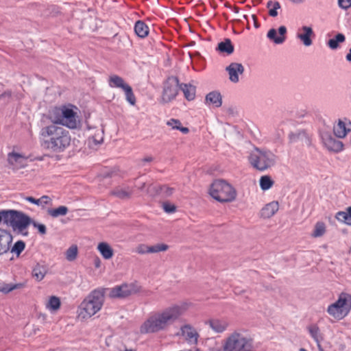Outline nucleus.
Wrapping results in <instances>:
<instances>
[{
  "label": "nucleus",
  "instance_id": "nucleus-1",
  "mask_svg": "<svg viewBox=\"0 0 351 351\" xmlns=\"http://www.w3.org/2000/svg\"><path fill=\"white\" fill-rule=\"evenodd\" d=\"M187 308L188 304L183 302L154 312L142 324L140 332L147 334L165 330L177 320Z\"/></svg>",
  "mask_w": 351,
  "mask_h": 351
},
{
  "label": "nucleus",
  "instance_id": "nucleus-2",
  "mask_svg": "<svg viewBox=\"0 0 351 351\" xmlns=\"http://www.w3.org/2000/svg\"><path fill=\"white\" fill-rule=\"evenodd\" d=\"M39 138L43 147L56 153L64 152L71 143V136L69 130L56 124L42 127Z\"/></svg>",
  "mask_w": 351,
  "mask_h": 351
},
{
  "label": "nucleus",
  "instance_id": "nucleus-3",
  "mask_svg": "<svg viewBox=\"0 0 351 351\" xmlns=\"http://www.w3.org/2000/svg\"><path fill=\"white\" fill-rule=\"evenodd\" d=\"M106 289L98 288L92 291L82 301L78 309V317L85 319L99 312L104 302Z\"/></svg>",
  "mask_w": 351,
  "mask_h": 351
},
{
  "label": "nucleus",
  "instance_id": "nucleus-4",
  "mask_svg": "<svg viewBox=\"0 0 351 351\" xmlns=\"http://www.w3.org/2000/svg\"><path fill=\"white\" fill-rule=\"evenodd\" d=\"M248 161L254 169L264 171L276 165L278 156L269 149L254 147L248 156Z\"/></svg>",
  "mask_w": 351,
  "mask_h": 351
},
{
  "label": "nucleus",
  "instance_id": "nucleus-5",
  "mask_svg": "<svg viewBox=\"0 0 351 351\" xmlns=\"http://www.w3.org/2000/svg\"><path fill=\"white\" fill-rule=\"evenodd\" d=\"M10 226L14 231L27 236V228L32 223L31 218L22 212L9 210L0 212V223Z\"/></svg>",
  "mask_w": 351,
  "mask_h": 351
},
{
  "label": "nucleus",
  "instance_id": "nucleus-6",
  "mask_svg": "<svg viewBox=\"0 0 351 351\" xmlns=\"http://www.w3.org/2000/svg\"><path fill=\"white\" fill-rule=\"evenodd\" d=\"M209 193L219 202H231L236 199L237 191L234 188L223 180H217L213 182Z\"/></svg>",
  "mask_w": 351,
  "mask_h": 351
},
{
  "label": "nucleus",
  "instance_id": "nucleus-7",
  "mask_svg": "<svg viewBox=\"0 0 351 351\" xmlns=\"http://www.w3.org/2000/svg\"><path fill=\"white\" fill-rule=\"evenodd\" d=\"M351 311V294L342 292L338 299L327 308V313L336 320H341Z\"/></svg>",
  "mask_w": 351,
  "mask_h": 351
},
{
  "label": "nucleus",
  "instance_id": "nucleus-8",
  "mask_svg": "<svg viewBox=\"0 0 351 351\" xmlns=\"http://www.w3.org/2000/svg\"><path fill=\"white\" fill-rule=\"evenodd\" d=\"M107 290L110 298H124L139 292L141 287L136 283H125L111 289H107Z\"/></svg>",
  "mask_w": 351,
  "mask_h": 351
},
{
  "label": "nucleus",
  "instance_id": "nucleus-9",
  "mask_svg": "<svg viewBox=\"0 0 351 351\" xmlns=\"http://www.w3.org/2000/svg\"><path fill=\"white\" fill-rule=\"evenodd\" d=\"M180 89V83L178 77H170L165 82L163 87L162 101L164 103H169L173 100Z\"/></svg>",
  "mask_w": 351,
  "mask_h": 351
},
{
  "label": "nucleus",
  "instance_id": "nucleus-10",
  "mask_svg": "<svg viewBox=\"0 0 351 351\" xmlns=\"http://www.w3.org/2000/svg\"><path fill=\"white\" fill-rule=\"evenodd\" d=\"M60 121L61 125L66 126L70 129H75L80 124V121L75 112L71 107L64 106V110L62 112Z\"/></svg>",
  "mask_w": 351,
  "mask_h": 351
},
{
  "label": "nucleus",
  "instance_id": "nucleus-11",
  "mask_svg": "<svg viewBox=\"0 0 351 351\" xmlns=\"http://www.w3.org/2000/svg\"><path fill=\"white\" fill-rule=\"evenodd\" d=\"M287 27L282 25L278 28V31L274 28L270 29L267 34V37L274 43L280 45L285 41Z\"/></svg>",
  "mask_w": 351,
  "mask_h": 351
},
{
  "label": "nucleus",
  "instance_id": "nucleus-12",
  "mask_svg": "<svg viewBox=\"0 0 351 351\" xmlns=\"http://www.w3.org/2000/svg\"><path fill=\"white\" fill-rule=\"evenodd\" d=\"M314 36V32L311 27L304 25L298 28L296 34L297 38L300 39L304 46L308 47L312 45L311 38Z\"/></svg>",
  "mask_w": 351,
  "mask_h": 351
},
{
  "label": "nucleus",
  "instance_id": "nucleus-13",
  "mask_svg": "<svg viewBox=\"0 0 351 351\" xmlns=\"http://www.w3.org/2000/svg\"><path fill=\"white\" fill-rule=\"evenodd\" d=\"M229 75V80L233 83L239 81V75L244 72V67L241 63L232 62L226 69Z\"/></svg>",
  "mask_w": 351,
  "mask_h": 351
},
{
  "label": "nucleus",
  "instance_id": "nucleus-14",
  "mask_svg": "<svg viewBox=\"0 0 351 351\" xmlns=\"http://www.w3.org/2000/svg\"><path fill=\"white\" fill-rule=\"evenodd\" d=\"M206 324L215 332V333H223L230 326L228 320L224 319L213 318L206 322Z\"/></svg>",
  "mask_w": 351,
  "mask_h": 351
},
{
  "label": "nucleus",
  "instance_id": "nucleus-15",
  "mask_svg": "<svg viewBox=\"0 0 351 351\" xmlns=\"http://www.w3.org/2000/svg\"><path fill=\"white\" fill-rule=\"evenodd\" d=\"M8 162L14 168L21 169L26 165L27 157L21 154L12 152L8 154Z\"/></svg>",
  "mask_w": 351,
  "mask_h": 351
},
{
  "label": "nucleus",
  "instance_id": "nucleus-16",
  "mask_svg": "<svg viewBox=\"0 0 351 351\" xmlns=\"http://www.w3.org/2000/svg\"><path fill=\"white\" fill-rule=\"evenodd\" d=\"M322 140L325 147L329 151L339 152L343 150V143L339 140H336L330 135L325 134L322 136Z\"/></svg>",
  "mask_w": 351,
  "mask_h": 351
},
{
  "label": "nucleus",
  "instance_id": "nucleus-17",
  "mask_svg": "<svg viewBox=\"0 0 351 351\" xmlns=\"http://www.w3.org/2000/svg\"><path fill=\"white\" fill-rule=\"evenodd\" d=\"M12 241V236L6 230L0 229V256L10 250Z\"/></svg>",
  "mask_w": 351,
  "mask_h": 351
},
{
  "label": "nucleus",
  "instance_id": "nucleus-18",
  "mask_svg": "<svg viewBox=\"0 0 351 351\" xmlns=\"http://www.w3.org/2000/svg\"><path fill=\"white\" fill-rule=\"evenodd\" d=\"M133 191V187L122 185L115 187L110 193L119 199H128L131 197Z\"/></svg>",
  "mask_w": 351,
  "mask_h": 351
},
{
  "label": "nucleus",
  "instance_id": "nucleus-19",
  "mask_svg": "<svg viewBox=\"0 0 351 351\" xmlns=\"http://www.w3.org/2000/svg\"><path fill=\"white\" fill-rule=\"evenodd\" d=\"M279 209L278 202L273 201L266 204L261 210L260 215L264 219L273 217Z\"/></svg>",
  "mask_w": 351,
  "mask_h": 351
},
{
  "label": "nucleus",
  "instance_id": "nucleus-20",
  "mask_svg": "<svg viewBox=\"0 0 351 351\" xmlns=\"http://www.w3.org/2000/svg\"><path fill=\"white\" fill-rule=\"evenodd\" d=\"M48 269L44 262L37 263L32 268V277L37 281H41L47 273Z\"/></svg>",
  "mask_w": 351,
  "mask_h": 351
},
{
  "label": "nucleus",
  "instance_id": "nucleus-21",
  "mask_svg": "<svg viewBox=\"0 0 351 351\" xmlns=\"http://www.w3.org/2000/svg\"><path fill=\"white\" fill-rule=\"evenodd\" d=\"M206 103L216 108L220 107L222 104V97L221 94L217 91L209 93L206 96Z\"/></svg>",
  "mask_w": 351,
  "mask_h": 351
},
{
  "label": "nucleus",
  "instance_id": "nucleus-22",
  "mask_svg": "<svg viewBox=\"0 0 351 351\" xmlns=\"http://www.w3.org/2000/svg\"><path fill=\"white\" fill-rule=\"evenodd\" d=\"M180 89L183 92L184 97L188 101H192L195 97L196 88L191 84H180Z\"/></svg>",
  "mask_w": 351,
  "mask_h": 351
},
{
  "label": "nucleus",
  "instance_id": "nucleus-23",
  "mask_svg": "<svg viewBox=\"0 0 351 351\" xmlns=\"http://www.w3.org/2000/svg\"><path fill=\"white\" fill-rule=\"evenodd\" d=\"M97 250L105 259H110L114 255V251L111 246L106 242H101L97 245Z\"/></svg>",
  "mask_w": 351,
  "mask_h": 351
},
{
  "label": "nucleus",
  "instance_id": "nucleus-24",
  "mask_svg": "<svg viewBox=\"0 0 351 351\" xmlns=\"http://www.w3.org/2000/svg\"><path fill=\"white\" fill-rule=\"evenodd\" d=\"M108 84L111 88H119L123 90L124 88H125V86H128V84L125 82L122 77L117 75H112L110 76L108 80Z\"/></svg>",
  "mask_w": 351,
  "mask_h": 351
},
{
  "label": "nucleus",
  "instance_id": "nucleus-25",
  "mask_svg": "<svg viewBox=\"0 0 351 351\" xmlns=\"http://www.w3.org/2000/svg\"><path fill=\"white\" fill-rule=\"evenodd\" d=\"M217 49L220 53H223L229 55L234 51V46L232 44L230 39L226 38L223 41H221L218 44Z\"/></svg>",
  "mask_w": 351,
  "mask_h": 351
},
{
  "label": "nucleus",
  "instance_id": "nucleus-26",
  "mask_svg": "<svg viewBox=\"0 0 351 351\" xmlns=\"http://www.w3.org/2000/svg\"><path fill=\"white\" fill-rule=\"evenodd\" d=\"M134 31L138 36L145 38L148 35L149 27L144 22L138 21L135 23Z\"/></svg>",
  "mask_w": 351,
  "mask_h": 351
},
{
  "label": "nucleus",
  "instance_id": "nucleus-27",
  "mask_svg": "<svg viewBox=\"0 0 351 351\" xmlns=\"http://www.w3.org/2000/svg\"><path fill=\"white\" fill-rule=\"evenodd\" d=\"M60 300L56 296H50L45 304L46 308L51 312H56L60 307Z\"/></svg>",
  "mask_w": 351,
  "mask_h": 351
},
{
  "label": "nucleus",
  "instance_id": "nucleus-28",
  "mask_svg": "<svg viewBox=\"0 0 351 351\" xmlns=\"http://www.w3.org/2000/svg\"><path fill=\"white\" fill-rule=\"evenodd\" d=\"M64 110V106L61 107H56L53 108L49 112V118L51 119L53 123L59 125L60 124V119L62 117V112Z\"/></svg>",
  "mask_w": 351,
  "mask_h": 351
},
{
  "label": "nucleus",
  "instance_id": "nucleus-29",
  "mask_svg": "<svg viewBox=\"0 0 351 351\" xmlns=\"http://www.w3.org/2000/svg\"><path fill=\"white\" fill-rule=\"evenodd\" d=\"M338 221L351 226V207H348L346 211H339L336 214Z\"/></svg>",
  "mask_w": 351,
  "mask_h": 351
},
{
  "label": "nucleus",
  "instance_id": "nucleus-30",
  "mask_svg": "<svg viewBox=\"0 0 351 351\" xmlns=\"http://www.w3.org/2000/svg\"><path fill=\"white\" fill-rule=\"evenodd\" d=\"M167 125L172 130H180L183 134H187L189 132L188 128L182 126V123L178 119H171L167 122Z\"/></svg>",
  "mask_w": 351,
  "mask_h": 351
},
{
  "label": "nucleus",
  "instance_id": "nucleus-31",
  "mask_svg": "<svg viewBox=\"0 0 351 351\" xmlns=\"http://www.w3.org/2000/svg\"><path fill=\"white\" fill-rule=\"evenodd\" d=\"M308 331L311 337L317 343L319 346V342L322 340L319 327L316 324H312L308 326Z\"/></svg>",
  "mask_w": 351,
  "mask_h": 351
},
{
  "label": "nucleus",
  "instance_id": "nucleus-32",
  "mask_svg": "<svg viewBox=\"0 0 351 351\" xmlns=\"http://www.w3.org/2000/svg\"><path fill=\"white\" fill-rule=\"evenodd\" d=\"M334 134L339 138H344L348 130L346 127V124L343 121L339 120L337 125L333 128Z\"/></svg>",
  "mask_w": 351,
  "mask_h": 351
},
{
  "label": "nucleus",
  "instance_id": "nucleus-33",
  "mask_svg": "<svg viewBox=\"0 0 351 351\" xmlns=\"http://www.w3.org/2000/svg\"><path fill=\"white\" fill-rule=\"evenodd\" d=\"M259 184L261 189L265 191L269 190L274 186V181L271 179L270 176L265 175L261 177Z\"/></svg>",
  "mask_w": 351,
  "mask_h": 351
},
{
  "label": "nucleus",
  "instance_id": "nucleus-34",
  "mask_svg": "<svg viewBox=\"0 0 351 351\" xmlns=\"http://www.w3.org/2000/svg\"><path fill=\"white\" fill-rule=\"evenodd\" d=\"M68 211V208L65 206H60L57 208H49L47 210L48 214L53 218L64 216L67 214Z\"/></svg>",
  "mask_w": 351,
  "mask_h": 351
},
{
  "label": "nucleus",
  "instance_id": "nucleus-35",
  "mask_svg": "<svg viewBox=\"0 0 351 351\" xmlns=\"http://www.w3.org/2000/svg\"><path fill=\"white\" fill-rule=\"evenodd\" d=\"M346 37L343 34H337L335 38L330 39L328 42V45L331 49H336L339 47V43H343Z\"/></svg>",
  "mask_w": 351,
  "mask_h": 351
},
{
  "label": "nucleus",
  "instance_id": "nucleus-36",
  "mask_svg": "<svg viewBox=\"0 0 351 351\" xmlns=\"http://www.w3.org/2000/svg\"><path fill=\"white\" fill-rule=\"evenodd\" d=\"M326 232V225L322 221H318L314 226L313 231L311 234L313 237L317 238L323 236Z\"/></svg>",
  "mask_w": 351,
  "mask_h": 351
},
{
  "label": "nucleus",
  "instance_id": "nucleus-37",
  "mask_svg": "<svg viewBox=\"0 0 351 351\" xmlns=\"http://www.w3.org/2000/svg\"><path fill=\"white\" fill-rule=\"evenodd\" d=\"M182 334L189 339H196L197 334L195 330L189 325H185L181 328Z\"/></svg>",
  "mask_w": 351,
  "mask_h": 351
},
{
  "label": "nucleus",
  "instance_id": "nucleus-38",
  "mask_svg": "<svg viewBox=\"0 0 351 351\" xmlns=\"http://www.w3.org/2000/svg\"><path fill=\"white\" fill-rule=\"evenodd\" d=\"M103 141V133L101 131L98 130L97 132L88 138V145L90 147L94 148L95 146L100 145Z\"/></svg>",
  "mask_w": 351,
  "mask_h": 351
},
{
  "label": "nucleus",
  "instance_id": "nucleus-39",
  "mask_svg": "<svg viewBox=\"0 0 351 351\" xmlns=\"http://www.w3.org/2000/svg\"><path fill=\"white\" fill-rule=\"evenodd\" d=\"M174 191V188L166 185L158 186L156 189L157 193L165 197L171 196L173 193Z\"/></svg>",
  "mask_w": 351,
  "mask_h": 351
},
{
  "label": "nucleus",
  "instance_id": "nucleus-40",
  "mask_svg": "<svg viewBox=\"0 0 351 351\" xmlns=\"http://www.w3.org/2000/svg\"><path fill=\"white\" fill-rule=\"evenodd\" d=\"M267 6L269 9V14L271 16L275 17L278 15L277 10L280 8V4L278 1H269Z\"/></svg>",
  "mask_w": 351,
  "mask_h": 351
},
{
  "label": "nucleus",
  "instance_id": "nucleus-41",
  "mask_svg": "<svg viewBox=\"0 0 351 351\" xmlns=\"http://www.w3.org/2000/svg\"><path fill=\"white\" fill-rule=\"evenodd\" d=\"M25 247V242L23 241H18L14 244V245L11 248V252L14 254H16V256L19 257L21 252L24 250Z\"/></svg>",
  "mask_w": 351,
  "mask_h": 351
},
{
  "label": "nucleus",
  "instance_id": "nucleus-42",
  "mask_svg": "<svg viewBox=\"0 0 351 351\" xmlns=\"http://www.w3.org/2000/svg\"><path fill=\"white\" fill-rule=\"evenodd\" d=\"M169 249V246L165 243H156L155 245L149 246L150 254L159 253L161 252H165Z\"/></svg>",
  "mask_w": 351,
  "mask_h": 351
},
{
  "label": "nucleus",
  "instance_id": "nucleus-43",
  "mask_svg": "<svg viewBox=\"0 0 351 351\" xmlns=\"http://www.w3.org/2000/svg\"><path fill=\"white\" fill-rule=\"evenodd\" d=\"M123 91L125 92L126 100L132 105L136 103V98L133 93L132 89L130 86H125Z\"/></svg>",
  "mask_w": 351,
  "mask_h": 351
},
{
  "label": "nucleus",
  "instance_id": "nucleus-44",
  "mask_svg": "<svg viewBox=\"0 0 351 351\" xmlns=\"http://www.w3.org/2000/svg\"><path fill=\"white\" fill-rule=\"evenodd\" d=\"M77 254V247L75 245L71 246L66 252V258L68 261H72L75 260Z\"/></svg>",
  "mask_w": 351,
  "mask_h": 351
},
{
  "label": "nucleus",
  "instance_id": "nucleus-45",
  "mask_svg": "<svg viewBox=\"0 0 351 351\" xmlns=\"http://www.w3.org/2000/svg\"><path fill=\"white\" fill-rule=\"evenodd\" d=\"M21 287H22L21 284H15V285L8 284V285H2V286L0 285V292H3L4 293H8L16 289H19Z\"/></svg>",
  "mask_w": 351,
  "mask_h": 351
},
{
  "label": "nucleus",
  "instance_id": "nucleus-46",
  "mask_svg": "<svg viewBox=\"0 0 351 351\" xmlns=\"http://www.w3.org/2000/svg\"><path fill=\"white\" fill-rule=\"evenodd\" d=\"M52 200L47 195H43L40 198L37 199V206L45 208L46 205H51Z\"/></svg>",
  "mask_w": 351,
  "mask_h": 351
},
{
  "label": "nucleus",
  "instance_id": "nucleus-47",
  "mask_svg": "<svg viewBox=\"0 0 351 351\" xmlns=\"http://www.w3.org/2000/svg\"><path fill=\"white\" fill-rule=\"evenodd\" d=\"M134 252L138 254H150L149 246L145 244H139L136 247Z\"/></svg>",
  "mask_w": 351,
  "mask_h": 351
},
{
  "label": "nucleus",
  "instance_id": "nucleus-48",
  "mask_svg": "<svg viewBox=\"0 0 351 351\" xmlns=\"http://www.w3.org/2000/svg\"><path fill=\"white\" fill-rule=\"evenodd\" d=\"M34 228H37L39 232L42 234H45L47 232L46 226L44 224L36 223L32 220L31 223Z\"/></svg>",
  "mask_w": 351,
  "mask_h": 351
},
{
  "label": "nucleus",
  "instance_id": "nucleus-49",
  "mask_svg": "<svg viewBox=\"0 0 351 351\" xmlns=\"http://www.w3.org/2000/svg\"><path fill=\"white\" fill-rule=\"evenodd\" d=\"M338 5L341 8L347 10L351 7V0H338Z\"/></svg>",
  "mask_w": 351,
  "mask_h": 351
},
{
  "label": "nucleus",
  "instance_id": "nucleus-50",
  "mask_svg": "<svg viewBox=\"0 0 351 351\" xmlns=\"http://www.w3.org/2000/svg\"><path fill=\"white\" fill-rule=\"evenodd\" d=\"M164 210L168 213H173L176 210V207L173 204L165 202L162 204Z\"/></svg>",
  "mask_w": 351,
  "mask_h": 351
},
{
  "label": "nucleus",
  "instance_id": "nucleus-51",
  "mask_svg": "<svg viewBox=\"0 0 351 351\" xmlns=\"http://www.w3.org/2000/svg\"><path fill=\"white\" fill-rule=\"evenodd\" d=\"M26 201L32 203V204H36L37 205V199L33 197H31V196H27V197H25L24 198Z\"/></svg>",
  "mask_w": 351,
  "mask_h": 351
},
{
  "label": "nucleus",
  "instance_id": "nucleus-52",
  "mask_svg": "<svg viewBox=\"0 0 351 351\" xmlns=\"http://www.w3.org/2000/svg\"><path fill=\"white\" fill-rule=\"evenodd\" d=\"M153 160V158L152 156H147L142 159L143 162H150Z\"/></svg>",
  "mask_w": 351,
  "mask_h": 351
},
{
  "label": "nucleus",
  "instance_id": "nucleus-53",
  "mask_svg": "<svg viewBox=\"0 0 351 351\" xmlns=\"http://www.w3.org/2000/svg\"><path fill=\"white\" fill-rule=\"evenodd\" d=\"M346 59L348 62L351 63V47H350V49H349L348 53H347V55L346 56Z\"/></svg>",
  "mask_w": 351,
  "mask_h": 351
},
{
  "label": "nucleus",
  "instance_id": "nucleus-54",
  "mask_svg": "<svg viewBox=\"0 0 351 351\" xmlns=\"http://www.w3.org/2000/svg\"><path fill=\"white\" fill-rule=\"evenodd\" d=\"M252 19L254 21L255 27L258 28L259 27V25L257 23V18H256V16L253 14V15H252Z\"/></svg>",
  "mask_w": 351,
  "mask_h": 351
},
{
  "label": "nucleus",
  "instance_id": "nucleus-55",
  "mask_svg": "<svg viewBox=\"0 0 351 351\" xmlns=\"http://www.w3.org/2000/svg\"><path fill=\"white\" fill-rule=\"evenodd\" d=\"M95 266L97 268H99L101 266V261H100V259L99 258H97L95 260Z\"/></svg>",
  "mask_w": 351,
  "mask_h": 351
},
{
  "label": "nucleus",
  "instance_id": "nucleus-56",
  "mask_svg": "<svg viewBox=\"0 0 351 351\" xmlns=\"http://www.w3.org/2000/svg\"><path fill=\"white\" fill-rule=\"evenodd\" d=\"M290 1L295 4H300L304 2V0H290Z\"/></svg>",
  "mask_w": 351,
  "mask_h": 351
},
{
  "label": "nucleus",
  "instance_id": "nucleus-57",
  "mask_svg": "<svg viewBox=\"0 0 351 351\" xmlns=\"http://www.w3.org/2000/svg\"><path fill=\"white\" fill-rule=\"evenodd\" d=\"M5 95H7V96L10 97L11 95V93L10 92H5V93H4L3 94L0 95V99L1 97H3V96H5Z\"/></svg>",
  "mask_w": 351,
  "mask_h": 351
},
{
  "label": "nucleus",
  "instance_id": "nucleus-58",
  "mask_svg": "<svg viewBox=\"0 0 351 351\" xmlns=\"http://www.w3.org/2000/svg\"><path fill=\"white\" fill-rule=\"evenodd\" d=\"M299 351H307V350L306 349H304V348H300L299 350Z\"/></svg>",
  "mask_w": 351,
  "mask_h": 351
},
{
  "label": "nucleus",
  "instance_id": "nucleus-59",
  "mask_svg": "<svg viewBox=\"0 0 351 351\" xmlns=\"http://www.w3.org/2000/svg\"><path fill=\"white\" fill-rule=\"evenodd\" d=\"M145 186V183H143L141 189H143Z\"/></svg>",
  "mask_w": 351,
  "mask_h": 351
},
{
  "label": "nucleus",
  "instance_id": "nucleus-60",
  "mask_svg": "<svg viewBox=\"0 0 351 351\" xmlns=\"http://www.w3.org/2000/svg\"><path fill=\"white\" fill-rule=\"evenodd\" d=\"M290 138H291V141H293V135H291L290 136Z\"/></svg>",
  "mask_w": 351,
  "mask_h": 351
}]
</instances>
